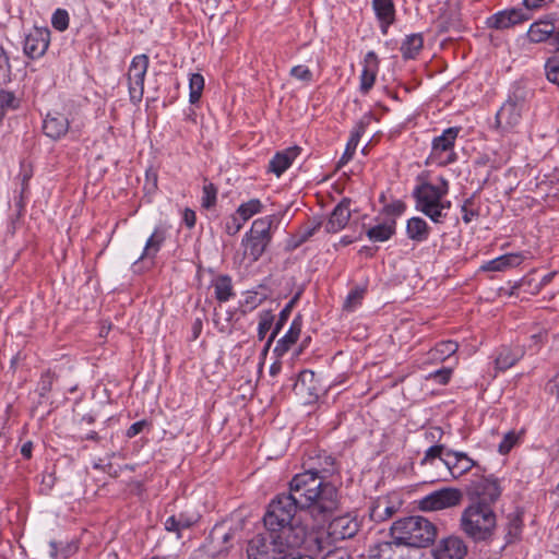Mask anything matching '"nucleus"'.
Wrapping results in <instances>:
<instances>
[{
  "instance_id": "f257e3e1",
  "label": "nucleus",
  "mask_w": 559,
  "mask_h": 559,
  "mask_svg": "<svg viewBox=\"0 0 559 559\" xmlns=\"http://www.w3.org/2000/svg\"><path fill=\"white\" fill-rule=\"evenodd\" d=\"M325 475L310 469L295 475L289 481L287 496H282V507L297 509L307 508L313 516L325 518L337 508V490L325 483Z\"/></svg>"
},
{
  "instance_id": "f03ea898",
  "label": "nucleus",
  "mask_w": 559,
  "mask_h": 559,
  "mask_svg": "<svg viewBox=\"0 0 559 559\" xmlns=\"http://www.w3.org/2000/svg\"><path fill=\"white\" fill-rule=\"evenodd\" d=\"M391 536L399 544L408 548L421 549L436 538V526L426 518L414 515L395 521L391 528Z\"/></svg>"
},
{
  "instance_id": "7ed1b4c3",
  "label": "nucleus",
  "mask_w": 559,
  "mask_h": 559,
  "mask_svg": "<svg viewBox=\"0 0 559 559\" xmlns=\"http://www.w3.org/2000/svg\"><path fill=\"white\" fill-rule=\"evenodd\" d=\"M448 191L449 183L442 177L439 178V185L421 183L413 192L416 200V209L428 216L433 223H443L447 217L445 211L451 207V202L443 200Z\"/></svg>"
},
{
  "instance_id": "20e7f679",
  "label": "nucleus",
  "mask_w": 559,
  "mask_h": 559,
  "mask_svg": "<svg viewBox=\"0 0 559 559\" xmlns=\"http://www.w3.org/2000/svg\"><path fill=\"white\" fill-rule=\"evenodd\" d=\"M460 528L476 543L490 540L497 528V515L492 508L469 503L462 511Z\"/></svg>"
},
{
  "instance_id": "39448f33",
  "label": "nucleus",
  "mask_w": 559,
  "mask_h": 559,
  "mask_svg": "<svg viewBox=\"0 0 559 559\" xmlns=\"http://www.w3.org/2000/svg\"><path fill=\"white\" fill-rule=\"evenodd\" d=\"M466 493L472 504L492 508L502 495V487L499 478L492 474H474L466 487Z\"/></svg>"
},
{
  "instance_id": "423d86ee",
  "label": "nucleus",
  "mask_w": 559,
  "mask_h": 559,
  "mask_svg": "<svg viewBox=\"0 0 559 559\" xmlns=\"http://www.w3.org/2000/svg\"><path fill=\"white\" fill-rule=\"evenodd\" d=\"M272 217L265 216L252 223L249 233L242 239L243 257L251 262L257 261L271 240Z\"/></svg>"
},
{
  "instance_id": "0eeeda50",
  "label": "nucleus",
  "mask_w": 559,
  "mask_h": 559,
  "mask_svg": "<svg viewBox=\"0 0 559 559\" xmlns=\"http://www.w3.org/2000/svg\"><path fill=\"white\" fill-rule=\"evenodd\" d=\"M460 128L451 127L445 129L441 135L432 141L431 152L427 159V164H436L438 166H447L456 160L454 152V143L459 135Z\"/></svg>"
},
{
  "instance_id": "6e6552de",
  "label": "nucleus",
  "mask_w": 559,
  "mask_h": 559,
  "mask_svg": "<svg viewBox=\"0 0 559 559\" xmlns=\"http://www.w3.org/2000/svg\"><path fill=\"white\" fill-rule=\"evenodd\" d=\"M306 534V526L297 515V511L282 507V547L285 544L289 551L299 550Z\"/></svg>"
},
{
  "instance_id": "1a4fd4ad",
  "label": "nucleus",
  "mask_w": 559,
  "mask_h": 559,
  "mask_svg": "<svg viewBox=\"0 0 559 559\" xmlns=\"http://www.w3.org/2000/svg\"><path fill=\"white\" fill-rule=\"evenodd\" d=\"M148 57L146 55L135 56L128 69L127 80L130 100L138 104L144 95V80L148 69Z\"/></svg>"
},
{
  "instance_id": "9d476101",
  "label": "nucleus",
  "mask_w": 559,
  "mask_h": 559,
  "mask_svg": "<svg viewBox=\"0 0 559 559\" xmlns=\"http://www.w3.org/2000/svg\"><path fill=\"white\" fill-rule=\"evenodd\" d=\"M463 495L457 488H442L426 496L420 506L424 510L437 511L456 507L461 503Z\"/></svg>"
},
{
  "instance_id": "9b49d317",
  "label": "nucleus",
  "mask_w": 559,
  "mask_h": 559,
  "mask_svg": "<svg viewBox=\"0 0 559 559\" xmlns=\"http://www.w3.org/2000/svg\"><path fill=\"white\" fill-rule=\"evenodd\" d=\"M247 554L248 559H278V540L273 535H257L250 540Z\"/></svg>"
},
{
  "instance_id": "f8f14e48",
  "label": "nucleus",
  "mask_w": 559,
  "mask_h": 559,
  "mask_svg": "<svg viewBox=\"0 0 559 559\" xmlns=\"http://www.w3.org/2000/svg\"><path fill=\"white\" fill-rule=\"evenodd\" d=\"M293 392L304 404L314 402L319 397L320 385L313 371L304 370L299 372L293 384Z\"/></svg>"
},
{
  "instance_id": "ddd939ff",
  "label": "nucleus",
  "mask_w": 559,
  "mask_h": 559,
  "mask_svg": "<svg viewBox=\"0 0 559 559\" xmlns=\"http://www.w3.org/2000/svg\"><path fill=\"white\" fill-rule=\"evenodd\" d=\"M360 528L356 516L345 514L333 519L328 525V535L333 542L353 538Z\"/></svg>"
},
{
  "instance_id": "4468645a",
  "label": "nucleus",
  "mask_w": 559,
  "mask_h": 559,
  "mask_svg": "<svg viewBox=\"0 0 559 559\" xmlns=\"http://www.w3.org/2000/svg\"><path fill=\"white\" fill-rule=\"evenodd\" d=\"M442 463L447 466L453 479L460 478L473 467L479 468L477 462L472 460L466 453L453 450L445 451Z\"/></svg>"
},
{
  "instance_id": "2eb2a0df",
  "label": "nucleus",
  "mask_w": 559,
  "mask_h": 559,
  "mask_svg": "<svg viewBox=\"0 0 559 559\" xmlns=\"http://www.w3.org/2000/svg\"><path fill=\"white\" fill-rule=\"evenodd\" d=\"M467 546L459 536L442 538L433 549L435 559H464Z\"/></svg>"
},
{
  "instance_id": "dca6fc26",
  "label": "nucleus",
  "mask_w": 559,
  "mask_h": 559,
  "mask_svg": "<svg viewBox=\"0 0 559 559\" xmlns=\"http://www.w3.org/2000/svg\"><path fill=\"white\" fill-rule=\"evenodd\" d=\"M50 40V32L48 28L35 27L25 37L24 40V52L32 59L41 57Z\"/></svg>"
},
{
  "instance_id": "f3484780",
  "label": "nucleus",
  "mask_w": 559,
  "mask_h": 559,
  "mask_svg": "<svg viewBox=\"0 0 559 559\" xmlns=\"http://www.w3.org/2000/svg\"><path fill=\"white\" fill-rule=\"evenodd\" d=\"M521 120V104L509 98L496 115V128L508 131L519 124Z\"/></svg>"
},
{
  "instance_id": "a211bd4d",
  "label": "nucleus",
  "mask_w": 559,
  "mask_h": 559,
  "mask_svg": "<svg viewBox=\"0 0 559 559\" xmlns=\"http://www.w3.org/2000/svg\"><path fill=\"white\" fill-rule=\"evenodd\" d=\"M321 218L323 219L321 227H324V230L328 234L338 233L347 225L350 218L349 201H341L334 207L328 219H324L323 217Z\"/></svg>"
},
{
  "instance_id": "6ab92c4d",
  "label": "nucleus",
  "mask_w": 559,
  "mask_h": 559,
  "mask_svg": "<svg viewBox=\"0 0 559 559\" xmlns=\"http://www.w3.org/2000/svg\"><path fill=\"white\" fill-rule=\"evenodd\" d=\"M530 15L522 9H510L493 14L488 20V24L492 28L504 29L527 21Z\"/></svg>"
},
{
  "instance_id": "aec40b11",
  "label": "nucleus",
  "mask_w": 559,
  "mask_h": 559,
  "mask_svg": "<svg viewBox=\"0 0 559 559\" xmlns=\"http://www.w3.org/2000/svg\"><path fill=\"white\" fill-rule=\"evenodd\" d=\"M404 545L394 539L391 542H381L370 545L367 549L365 559H403Z\"/></svg>"
},
{
  "instance_id": "412c9836",
  "label": "nucleus",
  "mask_w": 559,
  "mask_h": 559,
  "mask_svg": "<svg viewBox=\"0 0 559 559\" xmlns=\"http://www.w3.org/2000/svg\"><path fill=\"white\" fill-rule=\"evenodd\" d=\"M379 70V60L374 51L366 53L360 74V92L367 94L373 86Z\"/></svg>"
},
{
  "instance_id": "4be33fe9",
  "label": "nucleus",
  "mask_w": 559,
  "mask_h": 559,
  "mask_svg": "<svg viewBox=\"0 0 559 559\" xmlns=\"http://www.w3.org/2000/svg\"><path fill=\"white\" fill-rule=\"evenodd\" d=\"M373 11L380 22L382 34L388 33L389 26L395 20V8L392 0H372Z\"/></svg>"
},
{
  "instance_id": "5701e85b",
  "label": "nucleus",
  "mask_w": 559,
  "mask_h": 559,
  "mask_svg": "<svg viewBox=\"0 0 559 559\" xmlns=\"http://www.w3.org/2000/svg\"><path fill=\"white\" fill-rule=\"evenodd\" d=\"M43 129L47 136L59 139L68 132L69 121L62 114H48L44 120Z\"/></svg>"
},
{
  "instance_id": "b1692460",
  "label": "nucleus",
  "mask_w": 559,
  "mask_h": 559,
  "mask_svg": "<svg viewBox=\"0 0 559 559\" xmlns=\"http://www.w3.org/2000/svg\"><path fill=\"white\" fill-rule=\"evenodd\" d=\"M523 255L520 253H507L488 261L481 266V270L489 272H503L508 269L519 266L523 262Z\"/></svg>"
},
{
  "instance_id": "393cba45",
  "label": "nucleus",
  "mask_w": 559,
  "mask_h": 559,
  "mask_svg": "<svg viewBox=\"0 0 559 559\" xmlns=\"http://www.w3.org/2000/svg\"><path fill=\"white\" fill-rule=\"evenodd\" d=\"M278 510L280 496L277 495L271 500L269 509L263 518L266 532L262 534L276 536V540L280 539V515L277 514Z\"/></svg>"
},
{
  "instance_id": "a878e982",
  "label": "nucleus",
  "mask_w": 559,
  "mask_h": 559,
  "mask_svg": "<svg viewBox=\"0 0 559 559\" xmlns=\"http://www.w3.org/2000/svg\"><path fill=\"white\" fill-rule=\"evenodd\" d=\"M396 507L385 497L378 498L369 508V516L373 522L380 523L390 519L395 512Z\"/></svg>"
},
{
  "instance_id": "bb28decb",
  "label": "nucleus",
  "mask_w": 559,
  "mask_h": 559,
  "mask_svg": "<svg viewBox=\"0 0 559 559\" xmlns=\"http://www.w3.org/2000/svg\"><path fill=\"white\" fill-rule=\"evenodd\" d=\"M459 349V344L454 341H442L428 352V361L438 364L454 355Z\"/></svg>"
},
{
  "instance_id": "cd10ccee",
  "label": "nucleus",
  "mask_w": 559,
  "mask_h": 559,
  "mask_svg": "<svg viewBox=\"0 0 559 559\" xmlns=\"http://www.w3.org/2000/svg\"><path fill=\"white\" fill-rule=\"evenodd\" d=\"M556 26L551 21L542 20L531 25L528 29V38L533 43H542L551 37L556 31Z\"/></svg>"
},
{
  "instance_id": "c85d7f7f",
  "label": "nucleus",
  "mask_w": 559,
  "mask_h": 559,
  "mask_svg": "<svg viewBox=\"0 0 559 559\" xmlns=\"http://www.w3.org/2000/svg\"><path fill=\"white\" fill-rule=\"evenodd\" d=\"M323 219L321 217H313L309 226L301 230L298 235L290 236L286 241V250H294L302 242L309 239L317 230L321 228Z\"/></svg>"
},
{
  "instance_id": "c756f323",
  "label": "nucleus",
  "mask_w": 559,
  "mask_h": 559,
  "mask_svg": "<svg viewBox=\"0 0 559 559\" xmlns=\"http://www.w3.org/2000/svg\"><path fill=\"white\" fill-rule=\"evenodd\" d=\"M524 353L521 349H511L509 347H502L495 359L496 369L504 371L514 366L522 357Z\"/></svg>"
},
{
  "instance_id": "7c9ffc66",
  "label": "nucleus",
  "mask_w": 559,
  "mask_h": 559,
  "mask_svg": "<svg viewBox=\"0 0 559 559\" xmlns=\"http://www.w3.org/2000/svg\"><path fill=\"white\" fill-rule=\"evenodd\" d=\"M406 233H407L408 238L420 242L428 238L429 227L423 218L412 217L407 222Z\"/></svg>"
},
{
  "instance_id": "2f4dec72",
  "label": "nucleus",
  "mask_w": 559,
  "mask_h": 559,
  "mask_svg": "<svg viewBox=\"0 0 559 559\" xmlns=\"http://www.w3.org/2000/svg\"><path fill=\"white\" fill-rule=\"evenodd\" d=\"M395 219L378 224L367 230V236L372 241H386L395 233Z\"/></svg>"
},
{
  "instance_id": "473e14b6",
  "label": "nucleus",
  "mask_w": 559,
  "mask_h": 559,
  "mask_svg": "<svg viewBox=\"0 0 559 559\" xmlns=\"http://www.w3.org/2000/svg\"><path fill=\"white\" fill-rule=\"evenodd\" d=\"M424 39L420 34H412L405 38L401 46L402 56L405 59L415 58L423 49Z\"/></svg>"
},
{
  "instance_id": "72a5a7b5",
  "label": "nucleus",
  "mask_w": 559,
  "mask_h": 559,
  "mask_svg": "<svg viewBox=\"0 0 559 559\" xmlns=\"http://www.w3.org/2000/svg\"><path fill=\"white\" fill-rule=\"evenodd\" d=\"M274 317L270 312H264L260 317V322L258 326L259 337L264 338L265 334L273 328V331L267 341V346L273 342L276 334L280 332V321L275 322L273 325Z\"/></svg>"
},
{
  "instance_id": "f704fd0d",
  "label": "nucleus",
  "mask_w": 559,
  "mask_h": 559,
  "mask_svg": "<svg viewBox=\"0 0 559 559\" xmlns=\"http://www.w3.org/2000/svg\"><path fill=\"white\" fill-rule=\"evenodd\" d=\"M165 240V234L160 229H155L154 233L146 240L143 253L140 259L154 258L159 251L162 243Z\"/></svg>"
},
{
  "instance_id": "c9c22d12",
  "label": "nucleus",
  "mask_w": 559,
  "mask_h": 559,
  "mask_svg": "<svg viewBox=\"0 0 559 559\" xmlns=\"http://www.w3.org/2000/svg\"><path fill=\"white\" fill-rule=\"evenodd\" d=\"M215 297L221 302L227 301L233 296L231 281L226 275L218 276L214 283Z\"/></svg>"
},
{
  "instance_id": "e433bc0d",
  "label": "nucleus",
  "mask_w": 559,
  "mask_h": 559,
  "mask_svg": "<svg viewBox=\"0 0 559 559\" xmlns=\"http://www.w3.org/2000/svg\"><path fill=\"white\" fill-rule=\"evenodd\" d=\"M301 317L298 314L290 324L289 330L282 337V354L296 343L301 332Z\"/></svg>"
},
{
  "instance_id": "4c0bfd02",
  "label": "nucleus",
  "mask_w": 559,
  "mask_h": 559,
  "mask_svg": "<svg viewBox=\"0 0 559 559\" xmlns=\"http://www.w3.org/2000/svg\"><path fill=\"white\" fill-rule=\"evenodd\" d=\"M523 521L522 513L519 511L512 512L507 516V542L511 543L514 538H516L522 530Z\"/></svg>"
},
{
  "instance_id": "58836bf2",
  "label": "nucleus",
  "mask_w": 559,
  "mask_h": 559,
  "mask_svg": "<svg viewBox=\"0 0 559 559\" xmlns=\"http://www.w3.org/2000/svg\"><path fill=\"white\" fill-rule=\"evenodd\" d=\"M261 209L262 204L260 200L251 199L248 202L240 204L235 213L246 223L253 215L259 213Z\"/></svg>"
},
{
  "instance_id": "ea45409f",
  "label": "nucleus",
  "mask_w": 559,
  "mask_h": 559,
  "mask_svg": "<svg viewBox=\"0 0 559 559\" xmlns=\"http://www.w3.org/2000/svg\"><path fill=\"white\" fill-rule=\"evenodd\" d=\"M204 88V78L200 73H193L189 80V102L195 104L199 102Z\"/></svg>"
},
{
  "instance_id": "a19ab883",
  "label": "nucleus",
  "mask_w": 559,
  "mask_h": 559,
  "mask_svg": "<svg viewBox=\"0 0 559 559\" xmlns=\"http://www.w3.org/2000/svg\"><path fill=\"white\" fill-rule=\"evenodd\" d=\"M359 140H360V132L359 131L353 132L347 142L345 152L338 162L340 166L346 164L353 157V155L357 148V145L359 143Z\"/></svg>"
},
{
  "instance_id": "79ce46f5",
  "label": "nucleus",
  "mask_w": 559,
  "mask_h": 559,
  "mask_svg": "<svg viewBox=\"0 0 559 559\" xmlns=\"http://www.w3.org/2000/svg\"><path fill=\"white\" fill-rule=\"evenodd\" d=\"M302 148L298 145H293L282 152V173L290 167L294 160L300 155Z\"/></svg>"
},
{
  "instance_id": "37998d69",
  "label": "nucleus",
  "mask_w": 559,
  "mask_h": 559,
  "mask_svg": "<svg viewBox=\"0 0 559 559\" xmlns=\"http://www.w3.org/2000/svg\"><path fill=\"white\" fill-rule=\"evenodd\" d=\"M243 224L245 222L234 213L225 218L224 229L228 235L234 236L241 229Z\"/></svg>"
},
{
  "instance_id": "c03bdc74",
  "label": "nucleus",
  "mask_w": 559,
  "mask_h": 559,
  "mask_svg": "<svg viewBox=\"0 0 559 559\" xmlns=\"http://www.w3.org/2000/svg\"><path fill=\"white\" fill-rule=\"evenodd\" d=\"M11 80V66L9 57L4 49L0 47V84H5Z\"/></svg>"
},
{
  "instance_id": "a18cd8bd",
  "label": "nucleus",
  "mask_w": 559,
  "mask_h": 559,
  "mask_svg": "<svg viewBox=\"0 0 559 559\" xmlns=\"http://www.w3.org/2000/svg\"><path fill=\"white\" fill-rule=\"evenodd\" d=\"M216 187L209 182L203 186L202 206L205 209L212 207L216 203Z\"/></svg>"
},
{
  "instance_id": "49530a36",
  "label": "nucleus",
  "mask_w": 559,
  "mask_h": 559,
  "mask_svg": "<svg viewBox=\"0 0 559 559\" xmlns=\"http://www.w3.org/2000/svg\"><path fill=\"white\" fill-rule=\"evenodd\" d=\"M52 26L62 32L66 31L69 26V14L66 10L58 9L51 19Z\"/></svg>"
},
{
  "instance_id": "de8ad7c7",
  "label": "nucleus",
  "mask_w": 559,
  "mask_h": 559,
  "mask_svg": "<svg viewBox=\"0 0 559 559\" xmlns=\"http://www.w3.org/2000/svg\"><path fill=\"white\" fill-rule=\"evenodd\" d=\"M445 451H447L445 447L442 444H436V445L430 447L425 452V456L421 461V464L430 462L435 459H440V461L442 462V459H444Z\"/></svg>"
},
{
  "instance_id": "09e8293b",
  "label": "nucleus",
  "mask_w": 559,
  "mask_h": 559,
  "mask_svg": "<svg viewBox=\"0 0 559 559\" xmlns=\"http://www.w3.org/2000/svg\"><path fill=\"white\" fill-rule=\"evenodd\" d=\"M546 74L548 81L559 86V60L549 59L546 63Z\"/></svg>"
},
{
  "instance_id": "8fccbe9b",
  "label": "nucleus",
  "mask_w": 559,
  "mask_h": 559,
  "mask_svg": "<svg viewBox=\"0 0 559 559\" xmlns=\"http://www.w3.org/2000/svg\"><path fill=\"white\" fill-rule=\"evenodd\" d=\"M518 441V436L514 431H509L504 435L502 441L499 444V452L501 454H507L514 447Z\"/></svg>"
},
{
  "instance_id": "3c124183",
  "label": "nucleus",
  "mask_w": 559,
  "mask_h": 559,
  "mask_svg": "<svg viewBox=\"0 0 559 559\" xmlns=\"http://www.w3.org/2000/svg\"><path fill=\"white\" fill-rule=\"evenodd\" d=\"M364 293L365 290L362 288H355L354 290H352L345 300L344 307L348 310L355 308L357 305L360 304L364 297Z\"/></svg>"
},
{
  "instance_id": "603ef678",
  "label": "nucleus",
  "mask_w": 559,
  "mask_h": 559,
  "mask_svg": "<svg viewBox=\"0 0 559 559\" xmlns=\"http://www.w3.org/2000/svg\"><path fill=\"white\" fill-rule=\"evenodd\" d=\"M290 75L306 83L312 80V72L306 66H296L292 68Z\"/></svg>"
},
{
  "instance_id": "864d4df0",
  "label": "nucleus",
  "mask_w": 559,
  "mask_h": 559,
  "mask_svg": "<svg viewBox=\"0 0 559 559\" xmlns=\"http://www.w3.org/2000/svg\"><path fill=\"white\" fill-rule=\"evenodd\" d=\"M452 369L451 368H441L431 372L429 378L435 379L440 384H447L451 378Z\"/></svg>"
},
{
  "instance_id": "5fc2aeb1",
  "label": "nucleus",
  "mask_w": 559,
  "mask_h": 559,
  "mask_svg": "<svg viewBox=\"0 0 559 559\" xmlns=\"http://www.w3.org/2000/svg\"><path fill=\"white\" fill-rule=\"evenodd\" d=\"M472 204H473V200L467 199L464 201V203L462 205V213H463L462 218H463L464 223H466V224L471 223L473 217L478 216L477 211L472 209Z\"/></svg>"
},
{
  "instance_id": "6e6d98bb",
  "label": "nucleus",
  "mask_w": 559,
  "mask_h": 559,
  "mask_svg": "<svg viewBox=\"0 0 559 559\" xmlns=\"http://www.w3.org/2000/svg\"><path fill=\"white\" fill-rule=\"evenodd\" d=\"M302 294V287H298L296 293L294 294V296L290 298V300L288 301V304L285 306L284 309H282V323L286 320V318L289 316V313L292 312L294 306L296 305V302L298 301L300 295Z\"/></svg>"
},
{
  "instance_id": "4d7b16f0",
  "label": "nucleus",
  "mask_w": 559,
  "mask_h": 559,
  "mask_svg": "<svg viewBox=\"0 0 559 559\" xmlns=\"http://www.w3.org/2000/svg\"><path fill=\"white\" fill-rule=\"evenodd\" d=\"M406 209V205L403 201H394L390 204H388L385 207H384V211L386 214L389 215H394V216H399L401 215Z\"/></svg>"
},
{
  "instance_id": "13d9d810",
  "label": "nucleus",
  "mask_w": 559,
  "mask_h": 559,
  "mask_svg": "<svg viewBox=\"0 0 559 559\" xmlns=\"http://www.w3.org/2000/svg\"><path fill=\"white\" fill-rule=\"evenodd\" d=\"M14 95L11 92L1 91L0 92V108L7 110L9 108H13Z\"/></svg>"
},
{
  "instance_id": "bf43d9fd",
  "label": "nucleus",
  "mask_w": 559,
  "mask_h": 559,
  "mask_svg": "<svg viewBox=\"0 0 559 559\" xmlns=\"http://www.w3.org/2000/svg\"><path fill=\"white\" fill-rule=\"evenodd\" d=\"M165 528H166L168 532H176V533L178 534V537H180L179 532H180L181 530H180V523H179V515H178V516H175V515L169 516V518L165 521Z\"/></svg>"
},
{
  "instance_id": "052dcab7",
  "label": "nucleus",
  "mask_w": 559,
  "mask_h": 559,
  "mask_svg": "<svg viewBox=\"0 0 559 559\" xmlns=\"http://www.w3.org/2000/svg\"><path fill=\"white\" fill-rule=\"evenodd\" d=\"M321 559H349V555L343 548H336L326 552Z\"/></svg>"
},
{
  "instance_id": "680f3d73",
  "label": "nucleus",
  "mask_w": 559,
  "mask_h": 559,
  "mask_svg": "<svg viewBox=\"0 0 559 559\" xmlns=\"http://www.w3.org/2000/svg\"><path fill=\"white\" fill-rule=\"evenodd\" d=\"M145 425H146V423L144 420H140V421L132 424L127 430V437H129V438L135 437L143 430Z\"/></svg>"
},
{
  "instance_id": "e2e57ef3",
  "label": "nucleus",
  "mask_w": 559,
  "mask_h": 559,
  "mask_svg": "<svg viewBox=\"0 0 559 559\" xmlns=\"http://www.w3.org/2000/svg\"><path fill=\"white\" fill-rule=\"evenodd\" d=\"M282 559H313V558L308 555L301 554L300 550H294V551L286 552L282 548Z\"/></svg>"
},
{
  "instance_id": "0e129e2a",
  "label": "nucleus",
  "mask_w": 559,
  "mask_h": 559,
  "mask_svg": "<svg viewBox=\"0 0 559 559\" xmlns=\"http://www.w3.org/2000/svg\"><path fill=\"white\" fill-rule=\"evenodd\" d=\"M52 382H53V376L50 372H47L43 376L41 386H40L41 394L51 390Z\"/></svg>"
},
{
  "instance_id": "69168bd1",
  "label": "nucleus",
  "mask_w": 559,
  "mask_h": 559,
  "mask_svg": "<svg viewBox=\"0 0 559 559\" xmlns=\"http://www.w3.org/2000/svg\"><path fill=\"white\" fill-rule=\"evenodd\" d=\"M183 222L189 228L193 227L195 225V213L190 209H186L183 212Z\"/></svg>"
},
{
  "instance_id": "338daca9",
  "label": "nucleus",
  "mask_w": 559,
  "mask_h": 559,
  "mask_svg": "<svg viewBox=\"0 0 559 559\" xmlns=\"http://www.w3.org/2000/svg\"><path fill=\"white\" fill-rule=\"evenodd\" d=\"M197 522L195 518L179 514L180 530L189 528Z\"/></svg>"
},
{
  "instance_id": "774afa93",
  "label": "nucleus",
  "mask_w": 559,
  "mask_h": 559,
  "mask_svg": "<svg viewBox=\"0 0 559 559\" xmlns=\"http://www.w3.org/2000/svg\"><path fill=\"white\" fill-rule=\"evenodd\" d=\"M270 169L280 177V152H276L270 162Z\"/></svg>"
}]
</instances>
